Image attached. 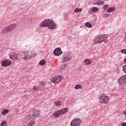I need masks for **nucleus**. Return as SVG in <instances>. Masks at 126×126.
Returning <instances> with one entry per match:
<instances>
[{
  "instance_id": "obj_13",
  "label": "nucleus",
  "mask_w": 126,
  "mask_h": 126,
  "mask_svg": "<svg viewBox=\"0 0 126 126\" xmlns=\"http://www.w3.org/2000/svg\"><path fill=\"white\" fill-rule=\"evenodd\" d=\"M16 26H17V24L14 23V24H12L11 25H9L7 27H8V28L10 32H11V31H12L13 30H14V29L16 28Z\"/></svg>"
},
{
  "instance_id": "obj_32",
  "label": "nucleus",
  "mask_w": 126,
  "mask_h": 126,
  "mask_svg": "<svg viewBox=\"0 0 126 126\" xmlns=\"http://www.w3.org/2000/svg\"><path fill=\"white\" fill-rule=\"evenodd\" d=\"M121 52L122 53V54H125V55H126V49L121 50Z\"/></svg>"
},
{
  "instance_id": "obj_28",
  "label": "nucleus",
  "mask_w": 126,
  "mask_h": 126,
  "mask_svg": "<svg viewBox=\"0 0 126 126\" xmlns=\"http://www.w3.org/2000/svg\"><path fill=\"white\" fill-rule=\"evenodd\" d=\"M39 64H40V65H45V64H46V61L45 60H41L39 62Z\"/></svg>"
},
{
  "instance_id": "obj_26",
  "label": "nucleus",
  "mask_w": 126,
  "mask_h": 126,
  "mask_svg": "<svg viewBox=\"0 0 126 126\" xmlns=\"http://www.w3.org/2000/svg\"><path fill=\"white\" fill-rule=\"evenodd\" d=\"M28 125L29 126H34V125H35V122L33 120H31L29 122Z\"/></svg>"
},
{
  "instance_id": "obj_27",
  "label": "nucleus",
  "mask_w": 126,
  "mask_h": 126,
  "mask_svg": "<svg viewBox=\"0 0 126 126\" xmlns=\"http://www.w3.org/2000/svg\"><path fill=\"white\" fill-rule=\"evenodd\" d=\"M85 26L88 27V28H91V27H92V25H91L90 23L87 22L85 24Z\"/></svg>"
},
{
  "instance_id": "obj_20",
  "label": "nucleus",
  "mask_w": 126,
  "mask_h": 126,
  "mask_svg": "<svg viewBox=\"0 0 126 126\" xmlns=\"http://www.w3.org/2000/svg\"><path fill=\"white\" fill-rule=\"evenodd\" d=\"M104 3H105V1H102V0H98L97 2L94 3V4H96L97 5H103Z\"/></svg>"
},
{
  "instance_id": "obj_33",
  "label": "nucleus",
  "mask_w": 126,
  "mask_h": 126,
  "mask_svg": "<svg viewBox=\"0 0 126 126\" xmlns=\"http://www.w3.org/2000/svg\"><path fill=\"white\" fill-rule=\"evenodd\" d=\"M122 126H126V123H122Z\"/></svg>"
},
{
  "instance_id": "obj_16",
  "label": "nucleus",
  "mask_w": 126,
  "mask_h": 126,
  "mask_svg": "<svg viewBox=\"0 0 126 126\" xmlns=\"http://www.w3.org/2000/svg\"><path fill=\"white\" fill-rule=\"evenodd\" d=\"M115 10H116V7H111L107 10V12L108 13H111V12H114Z\"/></svg>"
},
{
  "instance_id": "obj_4",
  "label": "nucleus",
  "mask_w": 126,
  "mask_h": 126,
  "mask_svg": "<svg viewBox=\"0 0 126 126\" xmlns=\"http://www.w3.org/2000/svg\"><path fill=\"white\" fill-rule=\"evenodd\" d=\"M107 38H108V36L106 34L98 35L94 38V41L96 44H100L103 43Z\"/></svg>"
},
{
  "instance_id": "obj_23",
  "label": "nucleus",
  "mask_w": 126,
  "mask_h": 126,
  "mask_svg": "<svg viewBox=\"0 0 126 126\" xmlns=\"http://www.w3.org/2000/svg\"><path fill=\"white\" fill-rule=\"evenodd\" d=\"M91 10L93 12H97L99 11V9L97 7H94L92 8Z\"/></svg>"
},
{
  "instance_id": "obj_10",
  "label": "nucleus",
  "mask_w": 126,
  "mask_h": 126,
  "mask_svg": "<svg viewBox=\"0 0 126 126\" xmlns=\"http://www.w3.org/2000/svg\"><path fill=\"white\" fill-rule=\"evenodd\" d=\"M9 57L11 60H12L13 61H16L18 57V53L15 52H11L9 54Z\"/></svg>"
},
{
  "instance_id": "obj_11",
  "label": "nucleus",
  "mask_w": 126,
  "mask_h": 126,
  "mask_svg": "<svg viewBox=\"0 0 126 126\" xmlns=\"http://www.w3.org/2000/svg\"><path fill=\"white\" fill-rule=\"evenodd\" d=\"M54 54L57 57H59V56H61L62 54H63V51H62V49L61 48H57L53 52Z\"/></svg>"
},
{
  "instance_id": "obj_14",
  "label": "nucleus",
  "mask_w": 126,
  "mask_h": 126,
  "mask_svg": "<svg viewBox=\"0 0 126 126\" xmlns=\"http://www.w3.org/2000/svg\"><path fill=\"white\" fill-rule=\"evenodd\" d=\"M7 33H10V31H9L8 27L7 26L1 30V33L7 34Z\"/></svg>"
},
{
  "instance_id": "obj_9",
  "label": "nucleus",
  "mask_w": 126,
  "mask_h": 126,
  "mask_svg": "<svg viewBox=\"0 0 126 126\" xmlns=\"http://www.w3.org/2000/svg\"><path fill=\"white\" fill-rule=\"evenodd\" d=\"M81 123H82L81 120L79 119H74L71 121L70 123V126H80V125H81Z\"/></svg>"
},
{
  "instance_id": "obj_15",
  "label": "nucleus",
  "mask_w": 126,
  "mask_h": 126,
  "mask_svg": "<svg viewBox=\"0 0 126 126\" xmlns=\"http://www.w3.org/2000/svg\"><path fill=\"white\" fill-rule=\"evenodd\" d=\"M83 63L85 65H90L91 64V61L89 59H87L84 61Z\"/></svg>"
},
{
  "instance_id": "obj_8",
  "label": "nucleus",
  "mask_w": 126,
  "mask_h": 126,
  "mask_svg": "<svg viewBox=\"0 0 126 126\" xmlns=\"http://www.w3.org/2000/svg\"><path fill=\"white\" fill-rule=\"evenodd\" d=\"M40 111H33L30 114V118L31 120H35L36 118H40L41 114H40Z\"/></svg>"
},
{
  "instance_id": "obj_5",
  "label": "nucleus",
  "mask_w": 126,
  "mask_h": 126,
  "mask_svg": "<svg viewBox=\"0 0 126 126\" xmlns=\"http://www.w3.org/2000/svg\"><path fill=\"white\" fill-rule=\"evenodd\" d=\"M66 113H67V108H65L64 109L56 111L54 113H53V116L54 118H59L61 115H64V114H66Z\"/></svg>"
},
{
  "instance_id": "obj_17",
  "label": "nucleus",
  "mask_w": 126,
  "mask_h": 126,
  "mask_svg": "<svg viewBox=\"0 0 126 126\" xmlns=\"http://www.w3.org/2000/svg\"><path fill=\"white\" fill-rule=\"evenodd\" d=\"M71 60V58L68 56L65 57L63 59V63H65L66 62H68V61H70Z\"/></svg>"
},
{
  "instance_id": "obj_25",
  "label": "nucleus",
  "mask_w": 126,
  "mask_h": 126,
  "mask_svg": "<svg viewBox=\"0 0 126 126\" xmlns=\"http://www.w3.org/2000/svg\"><path fill=\"white\" fill-rule=\"evenodd\" d=\"M33 89L34 90V91H38V90H39L40 89V87L38 86H34L33 87Z\"/></svg>"
},
{
  "instance_id": "obj_12",
  "label": "nucleus",
  "mask_w": 126,
  "mask_h": 126,
  "mask_svg": "<svg viewBox=\"0 0 126 126\" xmlns=\"http://www.w3.org/2000/svg\"><path fill=\"white\" fill-rule=\"evenodd\" d=\"M11 64V62L7 60L3 61L1 62L2 66H9Z\"/></svg>"
},
{
  "instance_id": "obj_19",
  "label": "nucleus",
  "mask_w": 126,
  "mask_h": 126,
  "mask_svg": "<svg viewBox=\"0 0 126 126\" xmlns=\"http://www.w3.org/2000/svg\"><path fill=\"white\" fill-rule=\"evenodd\" d=\"M8 113H9V110L4 109L3 111H2L1 115H2V116H5L6 115H7Z\"/></svg>"
},
{
  "instance_id": "obj_3",
  "label": "nucleus",
  "mask_w": 126,
  "mask_h": 126,
  "mask_svg": "<svg viewBox=\"0 0 126 126\" xmlns=\"http://www.w3.org/2000/svg\"><path fill=\"white\" fill-rule=\"evenodd\" d=\"M24 59L27 60H30V59H32L37 55V53L35 52V51L34 50H29L25 51L24 53Z\"/></svg>"
},
{
  "instance_id": "obj_7",
  "label": "nucleus",
  "mask_w": 126,
  "mask_h": 126,
  "mask_svg": "<svg viewBox=\"0 0 126 126\" xmlns=\"http://www.w3.org/2000/svg\"><path fill=\"white\" fill-rule=\"evenodd\" d=\"M63 79V76H54L52 79V82H53L54 84H58L60 83Z\"/></svg>"
},
{
  "instance_id": "obj_21",
  "label": "nucleus",
  "mask_w": 126,
  "mask_h": 126,
  "mask_svg": "<svg viewBox=\"0 0 126 126\" xmlns=\"http://www.w3.org/2000/svg\"><path fill=\"white\" fill-rule=\"evenodd\" d=\"M0 126H7V122H6V120H3L0 124Z\"/></svg>"
},
{
  "instance_id": "obj_31",
  "label": "nucleus",
  "mask_w": 126,
  "mask_h": 126,
  "mask_svg": "<svg viewBox=\"0 0 126 126\" xmlns=\"http://www.w3.org/2000/svg\"><path fill=\"white\" fill-rule=\"evenodd\" d=\"M123 71L124 73H126V64L123 67Z\"/></svg>"
},
{
  "instance_id": "obj_35",
  "label": "nucleus",
  "mask_w": 126,
  "mask_h": 126,
  "mask_svg": "<svg viewBox=\"0 0 126 126\" xmlns=\"http://www.w3.org/2000/svg\"><path fill=\"white\" fill-rule=\"evenodd\" d=\"M124 115H125V117H126V111L125 112Z\"/></svg>"
},
{
  "instance_id": "obj_30",
  "label": "nucleus",
  "mask_w": 126,
  "mask_h": 126,
  "mask_svg": "<svg viewBox=\"0 0 126 126\" xmlns=\"http://www.w3.org/2000/svg\"><path fill=\"white\" fill-rule=\"evenodd\" d=\"M103 9H105V10H107L108 8H109V5L106 4L103 6Z\"/></svg>"
},
{
  "instance_id": "obj_2",
  "label": "nucleus",
  "mask_w": 126,
  "mask_h": 126,
  "mask_svg": "<svg viewBox=\"0 0 126 126\" xmlns=\"http://www.w3.org/2000/svg\"><path fill=\"white\" fill-rule=\"evenodd\" d=\"M100 104H109L110 103V96L106 94H101L99 97Z\"/></svg>"
},
{
  "instance_id": "obj_1",
  "label": "nucleus",
  "mask_w": 126,
  "mask_h": 126,
  "mask_svg": "<svg viewBox=\"0 0 126 126\" xmlns=\"http://www.w3.org/2000/svg\"><path fill=\"white\" fill-rule=\"evenodd\" d=\"M39 26L40 27H48V29L51 30L56 29V24L54 23V21L49 19L44 20L40 24Z\"/></svg>"
},
{
  "instance_id": "obj_34",
  "label": "nucleus",
  "mask_w": 126,
  "mask_h": 126,
  "mask_svg": "<svg viewBox=\"0 0 126 126\" xmlns=\"http://www.w3.org/2000/svg\"><path fill=\"white\" fill-rule=\"evenodd\" d=\"M124 39L125 40V42H126V34H125V35Z\"/></svg>"
},
{
  "instance_id": "obj_22",
  "label": "nucleus",
  "mask_w": 126,
  "mask_h": 126,
  "mask_svg": "<svg viewBox=\"0 0 126 126\" xmlns=\"http://www.w3.org/2000/svg\"><path fill=\"white\" fill-rule=\"evenodd\" d=\"M102 16L103 18H108V17H111L112 15L110 14L104 13L102 15Z\"/></svg>"
},
{
  "instance_id": "obj_29",
  "label": "nucleus",
  "mask_w": 126,
  "mask_h": 126,
  "mask_svg": "<svg viewBox=\"0 0 126 126\" xmlns=\"http://www.w3.org/2000/svg\"><path fill=\"white\" fill-rule=\"evenodd\" d=\"M75 89H82V86L81 85H77L75 87Z\"/></svg>"
},
{
  "instance_id": "obj_18",
  "label": "nucleus",
  "mask_w": 126,
  "mask_h": 126,
  "mask_svg": "<svg viewBox=\"0 0 126 126\" xmlns=\"http://www.w3.org/2000/svg\"><path fill=\"white\" fill-rule=\"evenodd\" d=\"M54 104L57 107H60V106L63 104V102L60 100H57L55 101Z\"/></svg>"
},
{
  "instance_id": "obj_24",
  "label": "nucleus",
  "mask_w": 126,
  "mask_h": 126,
  "mask_svg": "<svg viewBox=\"0 0 126 126\" xmlns=\"http://www.w3.org/2000/svg\"><path fill=\"white\" fill-rule=\"evenodd\" d=\"M82 11V9L81 8H77L74 10V12L76 13H78V12H81Z\"/></svg>"
},
{
  "instance_id": "obj_6",
  "label": "nucleus",
  "mask_w": 126,
  "mask_h": 126,
  "mask_svg": "<svg viewBox=\"0 0 126 126\" xmlns=\"http://www.w3.org/2000/svg\"><path fill=\"white\" fill-rule=\"evenodd\" d=\"M118 82L121 86H124L126 84V74L121 76L118 79Z\"/></svg>"
}]
</instances>
